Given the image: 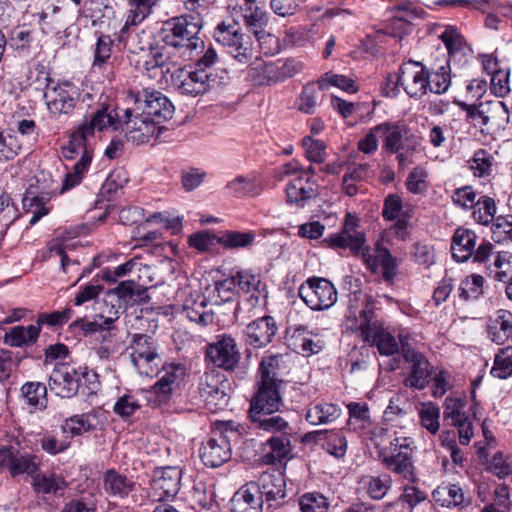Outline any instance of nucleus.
Instances as JSON below:
<instances>
[{
    "label": "nucleus",
    "mask_w": 512,
    "mask_h": 512,
    "mask_svg": "<svg viewBox=\"0 0 512 512\" xmlns=\"http://www.w3.org/2000/svg\"><path fill=\"white\" fill-rule=\"evenodd\" d=\"M302 62L295 59L264 61L256 58L247 69V80L253 86H273L300 73Z\"/></svg>",
    "instance_id": "nucleus-8"
},
{
    "label": "nucleus",
    "mask_w": 512,
    "mask_h": 512,
    "mask_svg": "<svg viewBox=\"0 0 512 512\" xmlns=\"http://www.w3.org/2000/svg\"><path fill=\"white\" fill-rule=\"evenodd\" d=\"M344 324L347 330L359 332L364 342L376 346L381 355L390 356L401 351L403 360L410 364V374L405 379V386L416 388L414 339L401 332L398 342L377 318L375 304L371 297H366L365 301L360 304L350 300Z\"/></svg>",
    "instance_id": "nucleus-1"
},
{
    "label": "nucleus",
    "mask_w": 512,
    "mask_h": 512,
    "mask_svg": "<svg viewBox=\"0 0 512 512\" xmlns=\"http://www.w3.org/2000/svg\"><path fill=\"white\" fill-rule=\"evenodd\" d=\"M418 67L421 68L418 73V82H421L422 94H426L427 90L437 95L447 91L451 81L449 60H445L444 64L436 69H428L419 61Z\"/></svg>",
    "instance_id": "nucleus-25"
},
{
    "label": "nucleus",
    "mask_w": 512,
    "mask_h": 512,
    "mask_svg": "<svg viewBox=\"0 0 512 512\" xmlns=\"http://www.w3.org/2000/svg\"><path fill=\"white\" fill-rule=\"evenodd\" d=\"M205 359L216 368L234 372L241 361L236 339L227 333L216 335L214 340L206 345Z\"/></svg>",
    "instance_id": "nucleus-13"
},
{
    "label": "nucleus",
    "mask_w": 512,
    "mask_h": 512,
    "mask_svg": "<svg viewBox=\"0 0 512 512\" xmlns=\"http://www.w3.org/2000/svg\"><path fill=\"white\" fill-rule=\"evenodd\" d=\"M182 470L177 466L157 468L153 474L152 488L160 500L173 499L181 486Z\"/></svg>",
    "instance_id": "nucleus-26"
},
{
    "label": "nucleus",
    "mask_w": 512,
    "mask_h": 512,
    "mask_svg": "<svg viewBox=\"0 0 512 512\" xmlns=\"http://www.w3.org/2000/svg\"><path fill=\"white\" fill-rule=\"evenodd\" d=\"M93 159V151H85L80 159L72 166L64 177L61 193L68 191L79 185L88 172Z\"/></svg>",
    "instance_id": "nucleus-48"
},
{
    "label": "nucleus",
    "mask_w": 512,
    "mask_h": 512,
    "mask_svg": "<svg viewBox=\"0 0 512 512\" xmlns=\"http://www.w3.org/2000/svg\"><path fill=\"white\" fill-rule=\"evenodd\" d=\"M367 494L374 500L384 498L391 487V478L389 475L368 476L364 480Z\"/></svg>",
    "instance_id": "nucleus-63"
},
{
    "label": "nucleus",
    "mask_w": 512,
    "mask_h": 512,
    "mask_svg": "<svg viewBox=\"0 0 512 512\" xmlns=\"http://www.w3.org/2000/svg\"><path fill=\"white\" fill-rule=\"evenodd\" d=\"M102 487L107 499L130 500L139 505L140 485L131 476L116 470L107 469L102 474Z\"/></svg>",
    "instance_id": "nucleus-18"
},
{
    "label": "nucleus",
    "mask_w": 512,
    "mask_h": 512,
    "mask_svg": "<svg viewBox=\"0 0 512 512\" xmlns=\"http://www.w3.org/2000/svg\"><path fill=\"white\" fill-rule=\"evenodd\" d=\"M416 65V62L410 60L404 63L399 70V73H390L387 75L385 82L381 85V91L386 97H395L400 91V87L410 96L413 97L416 92L413 91V87L410 84L416 83V71L412 68Z\"/></svg>",
    "instance_id": "nucleus-27"
},
{
    "label": "nucleus",
    "mask_w": 512,
    "mask_h": 512,
    "mask_svg": "<svg viewBox=\"0 0 512 512\" xmlns=\"http://www.w3.org/2000/svg\"><path fill=\"white\" fill-rule=\"evenodd\" d=\"M39 334V326H15L6 332L4 342L11 347H23L35 343Z\"/></svg>",
    "instance_id": "nucleus-46"
},
{
    "label": "nucleus",
    "mask_w": 512,
    "mask_h": 512,
    "mask_svg": "<svg viewBox=\"0 0 512 512\" xmlns=\"http://www.w3.org/2000/svg\"><path fill=\"white\" fill-rule=\"evenodd\" d=\"M349 420L348 426L354 431H364L372 426L369 406L367 403L350 402L347 405Z\"/></svg>",
    "instance_id": "nucleus-52"
},
{
    "label": "nucleus",
    "mask_w": 512,
    "mask_h": 512,
    "mask_svg": "<svg viewBox=\"0 0 512 512\" xmlns=\"http://www.w3.org/2000/svg\"><path fill=\"white\" fill-rule=\"evenodd\" d=\"M277 332L276 321L272 316L265 315L250 322L244 331L245 341L255 347L267 346Z\"/></svg>",
    "instance_id": "nucleus-30"
},
{
    "label": "nucleus",
    "mask_w": 512,
    "mask_h": 512,
    "mask_svg": "<svg viewBox=\"0 0 512 512\" xmlns=\"http://www.w3.org/2000/svg\"><path fill=\"white\" fill-rule=\"evenodd\" d=\"M490 374L498 379H507L512 375V345L500 348L495 354Z\"/></svg>",
    "instance_id": "nucleus-57"
},
{
    "label": "nucleus",
    "mask_w": 512,
    "mask_h": 512,
    "mask_svg": "<svg viewBox=\"0 0 512 512\" xmlns=\"http://www.w3.org/2000/svg\"><path fill=\"white\" fill-rule=\"evenodd\" d=\"M256 486L259 488L261 499L267 502L269 507L277 506L286 497V483L284 475L275 471L263 473Z\"/></svg>",
    "instance_id": "nucleus-31"
},
{
    "label": "nucleus",
    "mask_w": 512,
    "mask_h": 512,
    "mask_svg": "<svg viewBox=\"0 0 512 512\" xmlns=\"http://www.w3.org/2000/svg\"><path fill=\"white\" fill-rule=\"evenodd\" d=\"M318 87L321 90H326L330 86H335L345 92L355 93L358 88L356 83L344 75L334 74L331 72L325 73L317 81Z\"/></svg>",
    "instance_id": "nucleus-61"
},
{
    "label": "nucleus",
    "mask_w": 512,
    "mask_h": 512,
    "mask_svg": "<svg viewBox=\"0 0 512 512\" xmlns=\"http://www.w3.org/2000/svg\"><path fill=\"white\" fill-rule=\"evenodd\" d=\"M319 91L322 90L319 89L317 83H307L303 87L298 98V109L305 114H314L318 103L317 100Z\"/></svg>",
    "instance_id": "nucleus-64"
},
{
    "label": "nucleus",
    "mask_w": 512,
    "mask_h": 512,
    "mask_svg": "<svg viewBox=\"0 0 512 512\" xmlns=\"http://www.w3.org/2000/svg\"><path fill=\"white\" fill-rule=\"evenodd\" d=\"M31 487L38 500L51 504L65 495L68 482L60 473L39 470L31 478Z\"/></svg>",
    "instance_id": "nucleus-20"
},
{
    "label": "nucleus",
    "mask_w": 512,
    "mask_h": 512,
    "mask_svg": "<svg viewBox=\"0 0 512 512\" xmlns=\"http://www.w3.org/2000/svg\"><path fill=\"white\" fill-rule=\"evenodd\" d=\"M359 255L368 270L372 273L381 271L384 280L391 284L395 276L396 262L390 251L379 242L376 243L373 252L368 246H363Z\"/></svg>",
    "instance_id": "nucleus-23"
},
{
    "label": "nucleus",
    "mask_w": 512,
    "mask_h": 512,
    "mask_svg": "<svg viewBox=\"0 0 512 512\" xmlns=\"http://www.w3.org/2000/svg\"><path fill=\"white\" fill-rule=\"evenodd\" d=\"M24 402L34 410H44L48 405L47 386L41 382H25L21 389Z\"/></svg>",
    "instance_id": "nucleus-45"
},
{
    "label": "nucleus",
    "mask_w": 512,
    "mask_h": 512,
    "mask_svg": "<svg viewBox=\"0 0 512 512\" xmlns=\"http://www.w3.org/2000/svg\"><path fill=\"white\" fill-rule=\"evenodd\" d=\"M435 502L442 507L465 508L470 505L471 498L466 497L462 488L456 484H443L438 486L432 493Z\"/></svg>",
    "instance_id": "nucleus-43"
},
{
    "label": "nucleus",
    "mask_w": 512,
    "mask_h": 512,
    "mask_svg": "<svg viewBox=\"0 0 512 512\" xmlns=\"http://www.w3.org/2000/svg\"><path fill=\"white\" fill-rule=\"evenodd\" d=\"M412 212L413 210L410 208L404 209L402 199L398 194H388L384 198L382 217L385 221H394L391 229L400 239H405L409 234L408 227Z\"/></svg>",
    "instance_id": "nucleus-24"
},
{
    "label": "nucleus",
    "mask_w": 512,
    "mask_h": 512,
    "mask_svg": "<svg viewBox=\"0 0 512 512\" xmlns=\"http://www.w3.org/2000/svg\"><path fill=\"white\" fill-rule=\"evenodd\" d=\"M485 279L473 273L462 280L458 288V297L464 302L476 301L484 294Z\"/></svg>",
    "instance_id": "nucleus-53"
},
{
    "label": "nucleus",
    "mask_w": 512,
    "mask_h": 512,
    "mask_svg": "<svg viewBox=\"0 0 512 512\" xmlns=\"http://www.w3.org/2000/svg\"><path fill=\"white\" fill-rule=\"evenodd\" d=\"M357 218L351 214H347L342 230L337 234L327 237L324 242L330 248L349 249L353 255H359L362 250L366 238L363 232L357 231Z\"/></svg>",
    "instance_id": "nucleus-21"
},
{
    "label": "nucleus",
    "mask_w": 512,
    "mask_h": 512,
    "mask_svg": "<svg viewBox=\"0 0 512 512\" xmlns=\"http://www.w3.org/2000/svg\"><path fill=\"white\" fill-rule=\"evenodd\" d=\"M497 205L493 197L481 195L472 209L473 220L483 226H489L496 216Z\"/></svg>",
    "instance_id": "nucleus-51"
},
{
    "label": "nucleus",
    "mask_w": 512,
    "mask_h": 512,
    "mask_svg": "<svg viewBox=\"0 0 512 512\" xmlns=\"http://www.w3.org/2000/svg\"><path fill=\"white\" fill-rule=\"evenodd\" d=\"M256 234L254 231H226L217 239V244L226 249H244L250 248L255 242Z\"/></svg>",
    "instance_id": "nucleus-54"
},
{
    "label": "nucleus",
    "mask_w": 512,
    "mask_h": 512,
    "mask_svg": "<svg viewBox=\"0 0 512 512\" xmlns=\"http://www.w3.org/2000/svg\"><path fill=\"white\" fill-rule=\"evenodd\" d=\"M226 189L235 197L255 195L258 193V175L256 172L238 175L226 184Z\"/></svg>",
    "instance_id": "nucleus-50"
},
{
    "label": "nucleus",
    "mask_w": 512,
    "mask_h": 512,
    "mask_svg": "<svg viewBox=\"0 0 512 512\" xmlns=\"http://www.w3.org/2000/svg\"><path fill=\"white\" fill-rule=\"evenodd\" d=\"M477 235L472 229L460 226L455 229L451 239V255L458 263H464L473 256Z\"/></svg>",
    "instance_id": "nucleus-37"
},
{
    "label": "nucleus",
    "mask_w": 512,
    "mask_h": 512,
    "mask_svg": "<svg viewBox=\"0 0 512 512\" xmlns=\"http://www.w3.org/2000/svg\"><path fill=\"white\" fill-rule=\"evenodd\" d=\"M302 301L314 311L332 307L337 301V290L333 283L322 277H310L298 289Z\"/></svg>",
    "instance_id": "nucleus-15"
},
{
    "label": "nucleus",
    "mask_w": 512,
    "mask_h": 512,
    "mask_svg": "<svg viewBox=\"0 0 512 512\" xmlns=\"http://www.w3.org/2000/svg\"><path fill=\"white\" fill-rule=\"evenodd\" d=\"M241 10L246 28L255 38L261 40L266 33L265 28L268 23L267 13L259 7L254 0H247Z\"/></svg>",
    "instance_id": "nucleus-39"
},
{
    "label": "nucleus",
    "mask_w": 512,
    "mask_h": 512,
    "mask_svg": "<svg viewBox=\"0 0 512 512\" xmlns=\"http://www.w3.org/2000/svg\"><path fill=\"white\" fill-rule=\"evenodd\" d=\"M371 130L378 131L383 139L384 148L391 153L404 149L409 139L410 129L403 122H383Z\"/></svg>",
    "instance_id": "nucleus-34"
},
{
    "label": "nucleus",
    "mask_w": 512,
    "mask_h": 512,
    "mask_svg": "<svg viewBox=\"0 0 512 512\" xmlns=\"http://www.w3.org/2000/svg\"><path fill=\"white\" fill-rule=\"evenodd\" d=\"M488 339L496 345H505L512 340V312L498 309L486 320Z\"/></svg>",
    "instance_id": "nucleus-29"
},
{
    "label": "nucleus",
    "mask_w": 512,
    "mask_h": 512,
    "mask_svg": "<svg viewBox=\"0 0 512 512\" xmlns=\"http://www.w3.org/2000/svg\"><path fill=\"white\" fill-rule=\"evenodd\" d=\"M160 0H129L130 10L128 12L124 26L118 34L116 40L118 44H123L131 53H138L145 50V45L136 43L139 38L137 34L132 35L129 31L130 26H136L142 23L152 12V8Z\"/></svg>",
    "instance_id": "nucleus-17"
},
{
    "label": "nucleus",
    "mask_w": 512,
    "mask_h": 512,
    "mask_svg": "<svg viewBox=\"0 0 512 512\" xmlns=\"http://www.w3.org/2000/svg\"><path fill=\"white\" fill-rule=\"evenodd\" d=\"M466 400L447 397L444 403V420L458 429L459 442L468 445L473 437V426L469 416L464 412Z\"/></svg>",
    "instance_id": "nucleus-22"
},
{
    "label": "nucleus",
    "mask_w": 512,
    "mask_h": 512,
    "mask_svg": "<svg viewBox=\"0 0 512 512\" xmlns=\"http://www.w3.org/2000/svg\"><path fill=\"white\" fill-rule=\"evenodd\" d=\"M491 237L495 243H512V215H498L490 223Z\"/></svg>",
    "instance_id": "nucleus-60"
},
{
    "label": "nucleus",
    "mask_w": 512,
    "mask_h": 512,
    "mask_svg": "<svg viewBox=\"0 0 512 512\" xmlns=\"http://www.w3.org/2000/svg\"><path fill=\"white\" fill-rule=\"evenodd\" d=\"M278 356L263 357L259 365L260 381L255 395L250 401V414L279 412L283 405L280 388L282 380L277 376Z\"/></svg>",
    "instance_id": "nucleus-4"
},
{
    "label": "nucleus",
    "mask_w": 512,
    "mask_h": 512,
    "mask_svg": "<svg viewBox=\"0 0 512 512\" xmlns=\"http://www.w3.org/2000/svg\"><path fill=\"white\" fill-rule=\"evenodd\" d=\"M114 40L110 35L99 33L94 48L93 68H102L111 58Z\"/></svg>",
    "instance_id": "nucleus-62"
},
{
    "label": "nucleus",
    "mask_w": 512,
    "mask_h": 512,
    "mask_svg": "<svg viewBox=\"0 0 512 512\" xmlns=\"http://www.w3.org/2000/svg\"><path fill=\"white\" fill-rule=\"evenodd\" d=\"M112 118L104 108H96L89 117H85L82 123L74 130L68 143L62 147V156L67 160H73L78 154L85 151H93L89 140L94 137L95 131H104L111 125Z\"/></svg>",
    "instance_id": "nucleus-9"
},
{
    "label": "nucleus",
    "mask_w": 512,
    "mask_h": 512,
    "mask_svg": "<svg viewBox=\"0 0 512 512\" xmlns=\"http://www.w3.org/2000/svg\"><path fill=\"white\" fill-rule=\"evenodd\" d=\"M228 385L220 374L214 370L205 372L198 381L196 389L191 391V401L195 405L203 404L215 412L224 409L230 400Z\"/></svg>",
    "instance_id": "nucleus-11"
},
{
    "label": "nucleus",
    "mask_w": 512,
    "mask_h": 512,
    "mask_svg": "<svg viewBox=\"0 0 512 512\" xmlns=\"http://www.w3.org/2000/svg\"><path fill=\"white\" fill-rule=\"evenodd\" d=\"M216 42L228 48L231 56L240 63H247L253 58V46L250 38L241 33L238 21L228 17L219 22L213 31Z\"/></svg>",
    "instance_id": "nucleus-10"
},
{
    "label": "nucleus",
    "mask_w": 512,
    "mask_h": 512,
    "mask_svg": "<svg viewBox=\"0 0 512 512\" xmlns=\"http://www.w3.org/2000/svg\"><path fill=\"white\" fill-rule=\"evenodd\" d=\"M261 284V278L259 274L253 273L251 270H239L233 273L229 278L216 284V289L220 292L234 291L243 293H251V299H255L257 302L259 293V286Z\"/></svg>",
    "instance_id": "nucleus-33"
},
{
    "label": "nucleus",
    "mask_w": 512,
    "mask_h": 512,
    "mask_svg": "<svg viewBox=\"0 0 512 512\" xmlns=\"http://www.w3.org/2000/svg\"><path fill=\"white\" fill-rule=\"evenodd\" d=\"M96 416L93 414H81L72 416L61 425L62 434H67L71 439L96 429Z\"/></svg>",
    "instance_id": "nucleus-49"
},
{
    "label": "nucleus",
    "mask_w": 512,
    "mask_h": 512,
    "mask_svg": "<svg viewBox=\"0 0 512 512\" xmlns=\"http://www.w3.org/2000/svg\"><path fill=\"white\" fill-rule=\"evenodd\" d=\"M23 147L15 134L14 129H6L0 131V161L13 160L19 155Z\"/></svg>",
    "instance_id": "nucleus-55"
},
{
    "label": "nucleus",
    "mask_w": 512,
    "mask_h": 512,
    "mask_svg": "<svg viewBox=\"0 0 512 512\" xmlns=\"http://www.w3.org/2000/svg\"><path fill=\"white\" fill-rule=\"evenodd\" d=\"M320 193V186L312 176L299 174L286 186V196L290 203L304 207L306 202L315 199Z\"/></svg>",
    "instance_id": "nucleus-28"
},
{
    "label": "nucleus",
    "mask_w": 512,
    "mask_h": 512,
    "mask_svg": "<svg viewBox=\"0 0 512 512\" xmlns=\"http://www.w3.org/2000/svg\"><path fill=\"white\" fill-rule=\"evenodd\" d=\"M395 21L399 23L398 28L404 33L413 30V22L416 19V4L410 0H401L393 9Z\"/></svg>",
    "instance_id": "nucleus-56"
},
{
    "label": "nucleus",
    "mask_w": 512,
    "mask_h": 512,
    "mask_svg": "<svg viewBox=\"0 0 512 512\" xmlns=\"http://www.w3.org/2000/svg\"><path fill=\"white\" fill-rule=\"evenodd\" d=\"M512 253L508 251L494 252L493 261L487 266V276L497 282H507L510 272L504 269L510 265Z\"/></svg>",
    "instance_id": "nucleus-59"
},
{
    "label": "nucleus",
    "mask_w": 512,
    "mask_h": 512,
    "mask_svg": "<svg viewBox=\"0 0 512 512\" xmlns=\"http://www.w3.org/2000/svg\"><path fill=\"white\" fill-rule=\"evenodd\" d=\"M252 426L255 430L263 433L278 435H293L294 429L290 423L277 412H262L259 414H250Z\"/></svg>",
    "instance_id": "nucleus-35"
},
{
    "label": "nucleus",
    "mask_w": 512,
    "mask_h": 512,
    "mask_svg": "<svg viewBox=\"0 0 512 512\" xmlns=\"http://www.w3.org/2000/svg\"><path fill=\"white\" fill-rule=\"evenodd\" d=\"M46 99L48 110L54 115L71 113L79 97L78 88L70 81L55 82L46 73Z\"/></svg>",
    "instance_id": "nucleus-16"
},
{
    "label": "nucleus",
    "mask_w": 512,
    "mask_h": 512,
    "mask_svg": "<svg viewBox=\"0 0 512 512\" xmlns=\"http://www.w3.org/2000/svg\"><path fill=\"white\" fill-rule=\"evenodd\" d=\"M292 435L271 436L266 442L267 452L263 458L267 464H275L285 459L291 451Z\"/></svg>",
    "instance_id": "nucleus-47"
},
{
    "label": "nucleus",
    "mask_w": 512,
    "mask_h": 512,
    "mask_svg": "<svg viewBox=\"0 0 512 512\" xmlns=\"http://www.w3.org/2000/svg\"><path fill=\"white\" fill-rule=\"evenodd\" d=\"M301 512H328L330 500L318 491L306 492L298 499Z\"/></svg>",
    "instance_id": "nucleus-58"
},
{
    "label": "nucleus",
    "mask_w": 512,
    "mask_h": 512,
    "mask_svg": "<svg viewBox=\"0 0 512 512\" xmlns=\"http://www.w3.org/2000/svg\"><path fill=\"white\" fill-rule=\"evenodd\" d=\"M391 454L380 453L384 465L393 472L407 479L412 484L416 477L413 466V444L414 439L406 436H396L390 441Z\"/></svg>",
    "instance_id": "nucleus-14"
},
{
    "label": "nucleus",
    "mask_w": 512,
    "mask_h": 512,
    "mask_svg": "<svg viewBox=\"0 0 512 512\" xmlns=\"http://www.w3.org/2000/svg\"><path fill=\"white\" fill-rule=\"evenodd\" d=\"M242 430L243 427L233 421L216 423L212 436L199 449L203 464L217 468L228 462L232 457L231 445L241 439Z\"/></svg>",
    "instance_id": "nucleus-5"
},
{
    "label": "nucleus",
    "mask_w": 512,
    "mask_h": 512,
    "mask_svg": "<svg viewBox=\"0 0 512 512\" xmlns=\"http://www.w3.org/2000/svg\"><path fill=\"white\" fill-rule=\"evenodd\" d=\"M183 313L192 322L202 326L213 323L214 314L207 310V299L201 294L190 295L183 304Z\"/></svg>",
    "instance_id": "nucleus-41"
},
{
    "label": "nucleus",
    "mask_w": 512,
    "mask_h": 512,
    "mask_svg": "<svg viewBox=\"0 0 512 512\" xmlns=\"http://www.w3.org/2000/svg\"><path fill=\"white\" fill-rule=\"evenodd\" d=\"M146 50L148 54L142 64V68L145 71L163 68L169 63L174 65L179 64L177 54H174L172 47H169L167 44L162 43V45H160L156 43L152 45L151 43H147L143 52H146Z\"/></svg>",
    "instance_id": "nucleus-38"
},
{
    "label": "nucleus",
    "mask_w": 512,
    "mask_h": 512,
    "mask_svg": "<svg viewBox=\"0 0 512 512\" xmlns=\"http://www.w3.org/2000/svg\"><path fill=\"white\" fill-rule=\"evenodd\" d=\"M98 108H104L112 118L113 123L108 126V129L125 130L127 141L135 145L150 142L152 139L159 137L164 130V127L152 118L142 117L136 113L128 115L127 108L123 111V115L104 103L99 104Z\"/></svg>",
    "instance_id": "nucleus-7"
},
{
    "label": "nucleus",
    "mask_w": 512,
    "mask_h": 512,
    "mask_svg": "<svg viewBox=\"0 0 512 512\" xmlns=\"http://www.w3.org/2000/svg\"><path fill=\"white\" fill-rule=\"evenodd\" d=\"M40 466L41 459L35 454L14 447L0 448V473L8 471L13 478L24 474L32 478Z\"/></svg>",
    "instance_id": "nucleus-19"
},
{
    "label": "nucleus",
    "mask_w": 512,
    "mask_h": 512,
    "mask_svg": "<svg viewBox=\"0 0 512 512\" xmlns=\"http://www.w3.org/2000/svg\"><path fill=\"white\" fill-rule=\"evenodd\" d=\"M306 438L322 442L323 449L336 458H341L346 454L347 440L340 431H313L309 432Z\"/></svg>",
    "instance_id": "nucleus-40"
},
{
    "label": "nucleus",
    "mask_w": 512,
    "mask_h": 512,
    "mask_svg": "<svg viewBox=\"0 0 512 512\" xmlns=\"http://www.w3.org/2000/svg\"><path fill=\"white\" fill-rule=\"evenodd\" d=\"M202 27L199 15L183 14L165 21L158 35L162 43L172 47L177 58L189 61L204 49V41L200 37Z\"/></svg>",
    "instance_id": "nucleus-2"
},
{
    "label": "nucleus",
    "mask_w": 512,
    "mask_h": 512,
    "mask_svg": "<svg viewBox=\"0 0 512 512\" xmlns=\"http://www.w3.org/2000/svg\"><path fill=\"white\" fill-rule=\"evenodd\" d=\"M132 365L142 376H153L159 371L161 356L157 341L147 334H134L127 347Z\"/></svg>",
    "instance_id": "nucleus-12"
},
{
    "label": "nucleus",
    "mask_w": 512,
    "mask_h": 512,
    "mask_svg": "<svg viewBox=\"0 0 512 512\" xmlns=\"http://www.w3.org/2000/svg\"><path fill=\"white\" fill-rule=\"evenodd\" d=\"M100 386L98 375L86 366L57 364L50 373L48 387L57 397L70 399L82 388L85 395L95 394Z\"/></svg>",
    "instance_id": "nucleus-3"
},
{
    "label": "nucleus",
    "mask_w": 512,
    "mask_h": 512,
    "mask_svg": "<svg viewBox=\"0 0 512 512\" xmlns=\"http://www.w3.org/2000/svg\"><path fill=\"white\" fill-rule=\"evenodd\" d=\"M128 115L136 113L142 117L152 118L162 124L173 117L175 108L162 92L151 88H132L127 92Z\"/></svg>",
    "instance_id": "nucleus-6"
},
{
    "label": "nucleus",
    "mask_w": 512,
    "mask_h": 512,
    "mask_svg": "<svg viewBox=\"0 0 512 512\" xmlns=\"http://www.w3.org/2000/svg\"><path fill=\"white\" fill-rule=\"evenodd\" d=\"M472 175L479 179H490L497 169V161L489 150L480 148L476 150L467 161Z\"/></svg>",
    "instance_id": "nucleus-44"
},
{
    "label": "nucleus",
    "mask_w": 512,
    "mask_h": 512,
    "mask_svg": "<svg viewBox=\"0 0 512 512\" xmlns=\"http://www.w3.org/2000/svg\"><path fill=\"white\" fill-rule=\"evenodd\" d=\"M342 414L339 405L331 402L311 403L307 408L305 419L311 425H326L337 420Z\"/></svg>",
    "instance_id": "nucleus-42"
},
{
    "label": "nucleus",
    "mask_w": 512,
    "mask_h": 512,
    "mask_svg": "<svg viewBox=\"0 0 512 512\" xmlns=\"http://www.w3.org/2000/svg\"><path fill=\"white\" fill-rule=\"evenodd\" d=\"M263 500L256 482H249L238 489L230 500L231 512H262Z\"/></svg>",
    "instance_id": "nucleus-36"
},
{
    "label": "nucleus",
    "mask_w": 512,
    "mask_h": 512,
    "mask_svg": "<svg viewBox=\"0 0 512 512\" xmlns=\"http://www.w3.org/2000/svg\"><path fill=\"white\" fill-rule=\"evenodd\" d=\"M218 84L217 77L212 73L195 69L183 75L177 83V89L182 95L196 97L213 89Z\"/></svg>",
    "instance_id": "nucleus-32"
}]
</instances>
